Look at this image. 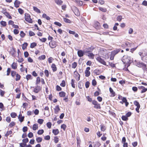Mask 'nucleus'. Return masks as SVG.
<instances>
[{"instance_id":"f257e3e1","label":"nucleus","mask_w":147,"mask_h":147,"mask_svg":"<svg viewBox=\"0 0 147 147\" xmlns=\"http://www.w3.org/2000/svg\"><path fill=\"white\" fill-rule=\"evenodd\" d=\"M131 58L130 57H129L127 55L124 56L122 58V61L124 64L129 63Z\"/></svg>"},{"instance_id":"f03ea898","label":"nucleus","mask_w":147,"mask_h":147,"mask_svg":"<svg viewBox=\"0 0 147 147\" xmlns=\"http://www.w3.org/2000/svg\"><path fill=\"white\" fill-rule=\"evenodd\" d=\"M136 65L140 67H142L144 70L146 69V65L142 63H140L139 62H136Z\"/></svg>"},{"instance_id":"7ed1b4c3","label":"nucleus","mask_w":147,"mask_h":147,"mask_svg":"<svg viewBox=\"0 0 147 147\" xmlns=\"http://www.w3.org/2000/svg\"><path fill=\"white\" fill-rule=\"evenodd\" d=\"M25 20L27 22L30 23H32V20L30 18V16L28 13H25Z\"/></svg>"},{"instance_id":"20e7f679","label":"nucleus","mask_w":147,"mask_h":147,"mask_svg":"<svg viewBox=\"0 0 147 147\" xmlns=\"http://www.w3.org/2000/svg\"><path fill=\"white\" fill-rule=\"evenodd\" d=\"M72 10L76 15L78 16L80 15L79 10L77 7L75 6L73 7Z\"/></svg>"},{"instance_id":"39448f33","label":"nucleus","mask_w":147,"mask_h":147,"mask_svg":"<svg viewBox=\"0 0 147 147\" xmlns=\"http://www.w3.org/2000/svg\"><path fill=\"white\" fill-rule=\"evenodd\" d=\"M141 59L144 61L147 62V51L142 54V57H141Z\"/></svg>"},{"instance_id":"423d86ee","label":"nucleus","mask_w":147,"mask_h":147,"mask_svg":"<svg viewBox=\"0 0 147 147\" xmlns=\"http://www.w3.org/2000/svg\"><path fill=\"white\" fill-rule=\"evenodd\" d=\"M134 103L135 106H137V108L136 109V111L139 113V109L140 107V105L139 103L137 101H135L134 102Z\"/></svg>"},{"instance_id":"0eeeda50","label":"nucleus","mask_w":147,"mask_h":147,"mask_svg":"<svg viewBox=\"0 0 147 147\" xmlns=\"http://www.w3.org/2000/svg\"><path fill=\"white\" fill-rule=\"evenodd\" d=\"M96 59L99 62L105 65H106V63L100 57H98L96 58Z\"/></svg>"},{"instance_id":"6e6552de","label":"nucleus","mask_w":147,"mask_h":147,"mask_svg":"<svg viewBox=\"0 0 147 147\" xmlns=\"http://www.w3.org/2000/svg\"><path fill=\"white\" fill-rule=\"evenodd\" d=\"M90 67H88L86 68V70L85 71V76L88 77L89 76L90 74V73L89 70L90 69Z\"/></svg>"},{"instance_id":"1a4fd4ad","label":"nucleus","mask_w":147,"mask_h":147,"mask_svg":"<svg viewBox=\"0 0 147 147\" xmlns=\"http://www.w3.org/2000/svg\"><path fill=\"white\" fill-rule=\"evenodd\" d=\"M121 50V49H116L112 51L111 53L113 54V55L115 56Z\"/></svg>"},{"instance_id":"9d476101","label":"nucleus","mask_w":147,"mask_h":147,"mask_svg":"<svg viewBox=\"0 0 147 147\" xmlns=\"http://www.w3.org/2000/svg\"><path fill=\"white\" fill-rule=\"evenodd\" d=\"M36 86L34 90V92L35 93H38L41 90V87L40 86L37 85Z\"/></svg>"},{"instance_id":"9b49d317","label":"nucleus","mask_w":147,"mask_h":147,"mask_svg":"<svg viewBox=\"0 0 147 147\" xmlns=\"http://www.w3.org/2000/svg\"><path fill=\"white\" fill-rule=\"evenodd\" d=\"M84 53V51H83L81 50L78 51L77 53L78 56L80 57L83 56Z\"/></svg>"},{"instance_id":"f8f14e48","label":"nucleus","mask_w":147,"mask_h":147,"mask_svg":"<svg viewBox=\"0 0 147 147\" xmlns=\"http://www.w3.org/2000/svg\"><path fill=\"white\" fill-rule=\"evenodd\" d=\"M54 109L55 113L57 114L60 111V109L59 108V106L58 105H56Z\"/></svg>"},{"instance_id":"ddd939ff","label":"nucleus","mask_w":147,"mask_h":147,"mask_svg":"<svg viewBox=\"0 0 147 147\" xmlns=\"http://www.w3.org/2000/svg\"><path fill=\"white\" fill-rule=\"evenodd\" d=\"M49 45L51 48H53L56 46V42H51L49 43Z\"/></svg>"},{"instance_id":"4468645a","label":"nucleus","mask_w":147,"mask_h":147,"mask_svg":"<svg viewBox=\"0 0 147 147\" xmlns=\"http://www.w3.org/2000/svg\"><path fill=\"white\" fill-rule=\"evenodd\" d=\"M94 49L93 47H89L86 48L84 50L85 53L90 52L92 51Z\"/></svg>"},{"instance_id":"2eb2a0df","label":"nucleus","mask_w":147,"mask_h":147,"mask_svg":"<svg viewBox=\"0 0 147 147\" xmlns=\"http://www.w3.org/2000/svg\"><path fill=\"white\" fill-rule=\"evenodd\" d=\"M138 88L139 89H142V90L141 91V93L145 92L147 91V89L146 88H145V87L143 86H139Z\"/></svg>"},{"instance_id":"dca6fc26","label":"nucleus","mask_w":147,"mask_h":147,"mask_svg":"<svg viewBox=\"0 0 147 147\" xmlns=\"http://www.w3.org/2000/svg\"><path fill=\"white\" fill-rule=\"evenodd\" d=\"M20 3L21 2L19 1L16 0L14 3V6L16 8L18 7Z\"/></svg>"},{"instance_id":"f3484780","label":"nucleus","mask_w":147,"mask_h":147,"mask_svg":"<svg viewBox=\"0 0 147 147\" xmlns=\"http://www.w3.org/2000/svg\"><path fill=\"white\" fill-rule=\"evenodd\" d=\"M24 116H22V114H20L18 117L20 121L21 122H22L24 121Z\"/></svg>"},{"instance_id":"a211bd4d","label":"nucleus","mask_w":147,"mask_h":147,"mask_svg":"<svg viewBox=\"0 0 147 147\" xmlns=\"http://www.w3.org/2000/svg\"><path fill=\"white\" fill-rule=\"evenodd\" d=\"M76 140H77V144L78 147L80 146V144L81 143V141L79 137L77 136L76 137Z\"/></svg>"},{"instance_id":"6ab92c4d","label":"nucleus","mask_w":147,"mask_h":147,"mask_svg":"<svg viewBox=\"0 0 147 147\" xmlns=\"http://www.w3.org/2000/svg\"><path fill=\"white\" fill-rule=\"evenodd\" d=\"M51 67L53 72H55L57 70V68L54 64H52Z\"/></svg>"},{"instance_id":"aec40b11","label":"nucleus","mask_w":147,"mask_h":147,"mask_svg":"<svg viewBox=\"0 0 147 147\" xmlns=\"http://www.w3.org/2000/svg\"><path fill=\"white\" fill-rule=\"evenodd\" d=\"M56 3L59 5H61L63 3V1L61 0H55Z\"/></svg>"},{"instance_id":"412c9836","label":"nucleus","mask_w":147,"mask_h":147,"mask_svg":"<svg viewBox=\"0 0 147 147\" xmlns=\"http://www.w3.org/2000/svg\"><path fill=\"white\" fill-rule=\"evenodd\" d=\"M53 133L55 135H57L59 133V130L58 129H53L52 131Z\"/></svg>"},{"instance_id":"4be33fe9","label":"nucleus","mask_w":147,"mask_h":147,"mask_svg":"<svg viewBox=\"0 0 147 147\" xmlns=\"http://www.w3.org/2000/svg\"><path fill=\"white\" fill-rule=\"evenodd\" d=\"M42 17L43 18H45L47 20H49L50 19V18L45 13L43 14Z\"/></svg>"},{"instance_id":"5701e85b","label":"nucleus","mask_w":147,"mask_h":147,"mask_svg":"<svg viewBox=\"0 0 147 147\" xmlns=\"http://www.w3.org/2000/svg\"><path fill=\"white\" fill-rule=\"evenodd\" d=\"M17 65L16 63L13 62L11 65L12 68L14 69H16L17 68Z\"/></svg>"},{"instance_id":"b1692460","label":"nucleus","mask_w":147,"mask_h":147,"mask_svg":"<svg viewBox=\"0 0 147 147\" xmlns=\"http://www.w3.org/2000/svg\"><path fill=\"white\" fill-rule=\"evenodd\" d=\"M38 125L37 123L34 124L32 127V129L34 130H35L38 129Z\"/></svg>"},{"instance_id":"393cba45","label":"nucleus","mask_w":147,"mask_h":147,"mask_svg":"<svg viewBox=\"0 0 147 147\" xmlns=\"http://www.w3.org/2000/svg\"><path fill=\"white\" fill-rule=\"evenodd\" d=\"M109 91L110 93L113 96H115V92L113 91V89L111 87H110L109 88Z\"/></svg>"},{"instance_id":"a878e982","label":"nucleus","mask_w":147,"mask_h":147,"mask_svg":"<svg viewBox=\"0 0 147 147\" xmlns=\"http://www.w3.org/2000/svg\"><path fill=\"white\" fill-rule=\"evenodd\" d=\"M59 96L61 97H64L65 96V93L63 91H61L59 93Z\"/></svg>"},{"instance_id":"bb28decb","label":"nucleus","mask_w":147,"mask_h":147,"mask_svg":"<svg viewBox=\"0 0 147 147\" xmlns=\"http://www.w3.org/2000/svg\"><path fill=\"white\" fill-rule=\"evenodd\" d=\"M33 8L34 10L36 12L39 13H40V10L37 7L34 6L33 7Z\"/></svg>"},{"instance_id":"cd10ccee","label":"nucleus","mask_w":147,"mask_h":147,"mask_svg":"<svg viewBox=\"0 0 147 147\" xmlns=\"http://www.w3.org/2000/svg\"><path fill=\"white\" fill-rule=\"evenodd\" d=\"M28 43L26 42H25L23 45L22 46V49L23 50H24L28 46Z\"/></svg>"},{"instance_id":"c85d7f7f","label":"nucleus","mask_w":147,"mask_h":147,"mask_svg":"<svg viewBox=\"0 0 147 147\" xmlns=\"http://www.w3.org/2000/svg\"><path fill=\"white\" fill-rule=\"evenodd\" d=\"M26 78L27 79V80H29L32 79V77L31 75L28 74L26 76Z\"/></svg>"},{"instance_id":"c756f323","label":"nucleus","mask_w":147,"mask_h":147,"mask_svg":"<svg viewBox=\"0 0 147 147\" xmlns=\"http://www.w3.org/2000/svg\"><path fill=\"white\" fill-rule=\"evenodd\" d=\"M100 143L98 142H96L94 143L93 145L94 147H99L100 146Z\"/></svg>"},{"instance_id":"7c9ffc66","label":"nucleus","mask_w":147,"mask_h":147,"mask_svg":"<svg viewBox=\"0 0 147 147\" xmlns=\"http://www.w3.org/2000/svg\"><path fill=\"white\" fill-rule=\"evenodd\" d=\"M100 126L101 127V130L103 131H104L106 129L105 126L102 124Z\"/></svg>"},{"instance_id":"2f4dec72","label":"nucleus","mask_w":147,"mask_h":147,"mask_svg":"<svg viewBox=\"0 0 147 147\" xmlns=\"http://www.w3.org/2000/svg\"><path fill=\"white\" fill-rule=\"evenodd\" d=\"M46 57L44 55H42L38 57V59L40 60H44L45 59Z\"/></svg>"},{"instance_id":"473e14b6","label":"nucleus","mask_w":147,"mask_h":147,"mask_svg":"<svg viewBox=\"0 0 147 147\" xmlns=\"http://www.w3.org/2000/svg\"><path fill=\"white\" fill-rule=\"evenodd\" d=\"M40 79L39 77H38L36 80V85H38V84L40 83Z\"/></svg>"},{"instance_id":"72a5a7b5","label":"nucleus","mask_w":147,"mask_h":147,"mask_svg":"<svg viewBox=\"0 0 147 147\" xmlns=\"http://www.w3.org/2000/svg\"><path fill=\"white\" fill-rule=\"evenodd\" d=\"M21 78L20 76L18 74L16 75V78L15 79L16 81H18L20 80Z\"/></svg>"},{"instance_id":"f704fd0d","label":"nucleus","mask_w":147,"mask_h":147,"mask_svg":"<svg viewBox=\"0 0 147 147\" xmlns=\"http://www.w3.org/2000/svg\"><path fill=\"white\" fill-rule=\"evenodd\" d=\"M36 140L37 143H39L42 142V138H41L38 137L36 138Z\"/></svg>"},{"instance_id":"c9c22d12","label":"nucleus","mask_w":147,"mask_h":147,"mask_svg":"<svg viewBox=\"0 0 147 147\" xmlns=\"http://www.w3.org/2000/svg\"><path fill=\"white\" fill-rule=\"evenodd\" d=\"M94 73L97 75H99L100 74V71L99 69L95 70L94 71Z\"/></svg>"},{"instance_id":"e433bc0d","label":"nucleus","mask_w":147,"mask_h":147,"mask_svg":"<svg viewBox=\"0 0 147 147\" xmlns=\"http://www.w3.org/2000/svg\"><path fill=\"white\" fill-rule=\"evenodd\" d=\"M37 45V44L34 42L31 43L30 44V47L33 48Z\"/></svg>"},{"instance_id":"4c0bfd02","label":"nucleus","mask_w":147,"mask_h":147,"mask_svg":"<svg viewBox=\"0 0 147 147\" xmlns=\"http://www.w3.org/2000/svg\"><path fill=\"white\" fill-rule=\"evenodd\" d=\"M78 87L82 89V88L83 85L82 84L81 82L80 81L78 84Z\"/></svg>"},{"instance_id":"58836bf2","label":"nucleus","mask_w":147,"mask_h":147,"mask_svg":"<svg viewBox=\"0 0 147 147\" xmlns=\"http://www.w3.org/2000/svg\"><path fill=\"white\" fill-rule=\"evenodd\" d=\"M94 107L96 109H100L101 108L100 104H98V103L96 104V105H94Z\"/></svg>"},{"instance_id":"ea45409f","label":"nucleus","mask_w":147,"mask_h":147,"mask_svg":"<svg viewBox=\"0 0 147 147\" xmlns=\"http://www.w3.org/2000/svg\"><path fill=\"white\" fill-rule=\"evenodd\" d=\"M88 56L89 57H91L92 59H93L94 55L92 53H88Z\"/></svg>"},{"instance_id":"a19ab883","label":"nucleus","mask_w":147,"mask_h":147,"mask_svg":"<svg viewBox=\"0 0 147 147\" xmlns=\"http://www.w3.org/2000/svg\"><path fill=\"white\" fill-rule=\"evenodd\" d=\"M63 20L65 22L67 23H70V20L68 19L65 18H63Z\"/></svg>"},{"instance_id":"79ce46f5","label":"nucleus","mask_w":147,"mask_h":147,"mask_svg":"<svg viewBox=\"0 0 147 147\" xmlns=\"http://www.w3.org/2000/svg\"><path fill=\"white\" fill-rule=\"evenodd\" d=\"M61 129H63L64 131H65L66 128L67 126L65 124H63L61 125Z\"/></svg>"},{"instance_id":"37998d69","label":"nucleus","mask_w":147,"mask_h":147,"mask_svg":"<svg viewBox=\"0 0 147 147\" xmlns=\"http://www.w3.org/2000/svg\"><path fill=\"white\" fill-rule=\"evenodd\" d=\"M121 118L123 120L125 121H127L128 119L127 117L126 116L123 115Z\"/></svg>"},{"instance_id":"c03bdc74","label":"nucleus","mask_w":147,"mask_h":147,"mask_svg":"<svg viewBox=\"0 0 147 147\" xmlns=\"http://www.w3.org/2000/svg\"><path fill=\"white\" fill-rule=\"evenodd\" d=\"M44 132V131L43 129L39 130L37 132V133L39 135H41Z\"/></svg>"},{"instance_id":"a18cd8bd","label":"nucleus","mask_w":147,"mask_h":147,"mask_svg":"<svg viewBox=\"0 0 147 147\" xmlns=\"http://www.w3.org/2000/svg\"><path fill=\"white\" fill-rule=\"evenodd\" d=\"M77 66V63L76 62H74L72 64V67L73 68H75Z\"/></svg>"},{"instance_id":"49530a36","label":"nucleus","mask_w":147,"mask_h":147,"mask_svg":"<svg viewBox=\"0 0 147 147\" xmlns=\"http://www.w3.org/2000/svg\"><path fill=\"white\" fill-rule=\"evenodd\" d=\"M15 125V123L13 121L11 122L9 124V126L10 127H11Z\"/></svg>"},{"instance_id":"de8ad7c7","label":"nucleus","mask_w":147,"mask_h":147,"mask_svg":"<svg viewBox=\"0 0 147 147\" xmlns=\"http://www.w3.org/2000/svg\"><path fill=\"white\" fill-rule=\"evenodd\" d=\"M122 16H118L117 17V20L119 22H120L122 19Z\"/></svg>"},{"instance_id":"09e8293b","label":"nucleus","mask_w":147,"mask_h":147,"mask_svg":"<svg viewBox=\"0 0 147 147\" xmlns=\"http://www.w3.org/2000/svg\"><path fill=\"white\" fill-rule=\"evenodd\" d=\"M12 132L11 131H7L6 133L5 134V136L6 137H7L9 135L11 134Z\"/></svg>"},{"instance_id":"8fccbe9b","label":"nucleus","mask_w":147,"mask_h":147,"mask_svg":"<svg viewBox=\"0 0 147 147\" xmlns=\"http://www.w3.org/2000/svg\"><path fill=\"white\" fill-rule=\"evenodd\" d=\"M99 8L100 10L103 12H105L107 11V10L105 8H104L101 7H99Z\"/></svg>"},{"instance_id":"3c124183","label":"nucleus","mask_w":147,"mask_h":147,"mask_svg":"<svg viewBox=\"0 0 147 147\" xmlns=\"http://www.w3.org/2000/svg\"><path fill=\"white\" fill-rule=\"evenodd\" d=\"M60 85L62 87H64L65 86V83L64 80H63L60 84Z\"/></svg>"},{"instance_id":"603ef678","label":"nucleus","mask_w":147,"mask_h":147,"mask_svg":"<svg viewBox=\"0 0 147 147\" xmlns=\"http://www.w3.org/2000/svg\"><path fill=\"white\" fill-rule=\"evenodd\" d=\"M1 24L3 26H5L6 25V23L4 21H1L0 22Z\"/></svg>"},{"instance_id":"864d4df0","label":"nucleus","mask_w":147,"mask_h":147,"mask_svg":"<svg viewBox=\"0 0 147 147\" xmlns=\"http://www.w3.org/2000/svg\"><path fill=\"white\" fill-rule=\"evenodd\" d=\"M44 121V120L42 119H39L38 120V122L40 124H42Z\"/></svg>"},{"instance_id":"5fc2aeb1","label":"nucleus","mask_w":147,"mask_h":147,"mask_svg":"<svg viewBox=\"0 0 147 147\" xmlns=\"http://www.w3.org/2000/svg\"><path fill=\"white\" fill-rule=\"evenodd\" d=\"M52 124L50 122H48L47 123V125L49 128H50L51 127Z\"/></svg>"},{"instance_id":"6e6d98bb","label":"nucleus","mask_w":147,"mask_h":147,"mask_svg":"<svg viewBox=\"0 0 147 147\" xmlns=\"http://www.w3.org/2000/svg\"><path fill=\"white\" fill-rule=\"evenodd\" d=\"M16 115L17 114L15 113H12L11 114V116L12 118H15Z\"/></svg>"},{"instance_id":"4d7b16f0","label":"nucleus","mask_w":147,"mask_h":147,"mask_svg":"<svg viewBox=\"0 0 147 147\" xmlns=\"http://www.w3.org/2000/svg\"><path fill=\"white\" fill-rule=\"evenodd\" d=\"M16 72L15 71H11V76L12 77H14L15 75L16 76Z\"/></svg>"},{"instance_id":"13d9d810","label":"nucleus","mask_w":147,"mask_h":147,"mask_svg":"<svg viewBox=\"0 0 147 147\" xmlns=\"http://www.w3.org/2000/svg\"><path fill=\"white\" fill-rule=\"evenodd\" d=\"M22 141L24 143L26 144V143L28 142L29 140L27 138H26L25 139H23Z\"/></svg>"},{"instance_id":"bf43d9fd","label":"nucleus","mask_w":147,"mask_h":147,"mask_svg":"<svg viewBox=\"0 0 147 147\" xmlns=\"http://www.w3.org/2000/svg\"><path fill=\"white\" fill-rule=\"evenodd\" d=\"M18 11L21 14H23L24 13V11L21 8H19Z\"/></svg>"},{"instance_id":"052dcab7","label":"nucleus","mask_w":147,"mask_h":147,"mask_svg":"<svg viewBox=\"0 0 147 147\" xmlns=\"http://www.w3.org/2000/svg\"><path fill=\"white\" fill-rule=\"evenodd\" d=\"M20 35L23 38L25 36V34L23 31H21L20 32Z\"/></svg>"},{"instance_id":"680f3d73","label":"nucleus","mask_w":147,"mask_h":147,"mask_svg":"<svg viewBox=\"0 0 147 147\" xmlns=\"http://www.w3.org/2000/svg\"><path fill=\"white\" fill-rule=\"evenodd\" d=\"M33 134L32 132H30L28 134V136L29 138H32L33 137Z\"/></svg>"},{"instance_id":"e2e57ef3","label":"nucleus","mask_w":147,"mask_h":147,"mask_svg":"<svg viewBox=\"0 0 147 147\" xmlns=\"http://www.w3.org/2000/svg\"><path fill=\"white\" fill-rule=\"evenodd\" d=\"M90 82L88 81H87L86 82L85 86L86 88H88L89 87Z\"/></svg>"},{"instance_id":"0e129e2a","label":"nucleus","mask_w":147,"mask_h":147,"mask_svg":"<svg viewBox=\"0 0 147 147\" xmlns=\"http://www.w3.org/2000/svg\"><path fill=\"white\" fill-rule=\"evenodd\" d=\"M45 74L47 77H48L49 76V72L47 70H45Z\"/></svg>"},{"instance_id":"69168bd1","label":"nucleus","mask_w":147,"mask_h":147,"mask_svg":"<svg viewBox=\"0 0 147 147\" xmlns=\"http://www.w3.org/2000/svg\"><path fill=\"white\" fill-rule=\"evenodd\" d=\"M54 142L55 143H57L58 142L59 139L57 136H55L54 138Z\"/></svg>"},{"instance_id":"338daca9","label":"nucleus","mask_w":147,"mask_h":147,"mask_svg":"<svg viewBox=\"0 0 147 147\" xmlns=\"http://www.w3.org/2000/svg\"><path fill=\"white\" fill-rule=\"evenodd\" d=\"M92 85L94 86L96 85V82L95 79H94L92 80Z\"/></svg>"},{"instance_id":"774afa93","label":"nucleus","mask_w":147,"mask_h":147,"mask_svg":"<svg viewBox=\"0 0 147 147\" xmlns=\"http://www.w3.org/2000/svg\"><path fill=\"white\" fill-rule=\"evenodd\" d=\"M20 146L21 147H25L26 146V144L24 143V142L20 143Z\"/></svg>"}]
</instances>
